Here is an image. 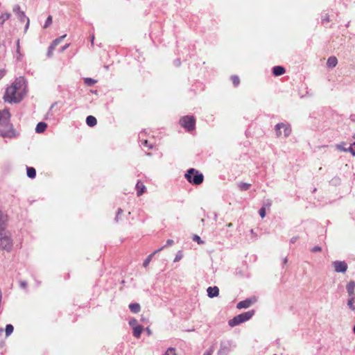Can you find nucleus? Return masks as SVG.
I'll use <instances>...</instances> for the list:
<instances>
[{
    "label": "nucleus",
    "mask_w": 355,
    "mask_h": 355,
    "mask_svg": "<svg viewBox=\"0 0 355 355\" xmlns=\"http://www.w3.org/2000/svg\"><path fill=\"white\" fill-rule=\"evenodd\" d=\"M24 81L21 78H17L9 86L5 92L3 99L10 103H17L20 102L26 94Z\"/></svg>",
    "instance_id": "1"
},
{
    "label": "nucleus",
    "mask_w": 355,
    "mask_h": 355,
    "mask_svg": "<svg viewBox=\"0 0 355 355\" xmlns=\"http://www.w3.org/2000/svg\"><path fill=\"white\" fill-rule=\"evenodd\" d=\"M15 130L10 123V113L8 109L0 110V137L12 138Z\"/></svg>",
    "instance_id": "2"
},
{
    "label": "nucleus",
    "mask_w": 355,
    "mask_h": 355,
    "mask_svg": "<svg viewBox=\"0 0 355 355\" xmlns=\"http://www.w3.org/2000/svg\"><path fill=\"white\" fill-rule=\"evenodd\" d=\"M184 177L189 183L194 185H199L202 184L204 180L203 175L195 168L189 169Z\"/></svg>",
    "instance_id": "3"
},
{
    "label": "nucleus",
    "mask_w": 355,
    "mask_h": 355,
    "mask_svg": "<svg viewBox=\"0 0 355 355\" xmlns=\"http://www.w3.org/2000/svg\"><path fill=\"white\" fill-rule=\"evenodd\" d=\"M254 314V311L251 310L243 313H241L235 317H234L232 319L230 320L228 322V324L230 327H235L236 325H239L243 322H245L248 320H249Z\"/></svg>",
    "instance_id": "4"
},
{
    "label": "nucleus",
    "mask_w": 355,
    "mask_h": 355,
    "mask_svg": "<svg viewBox=\"0 0 355 355\" xmlns=\"http://www.w3.org/2000/svg\"><path fill=\"white\" fill-rule=\"evenodd\" d=\"M12 248V241L10 239V233L4 230H0V249L10 251Z\"/></svg>",
    "instance_id": "5"
},
{
    "label": "nucleus",
    "mask_w": 355,
    "mask_h": 355,
    "mask_svg": "<svg viewBox=\"0 0 355 355\" xmlns=\"http://www.w3.org/2000/svg\"><path fill=\"white\" fill-rule=\"evenodd\" d=\"M180 124L187 131H191L195 128L196 119L193 116H184L180 119Z\"/></svg>",
    "instance_id": "6"
},
{
    "label": "nucleus",
    "mask_w": 355,
    "mask_h": 355,
    "mask_svg": "<svg viewBox=\"0 0 355 355\" xmlns=\"http://www.w3.org/2000/svg\"><path fill=\"white\" fill-rule=\"evenodd\" d=\"M282 129L284 130V137H288L291 133V128L290 125H286L285 123H278L275 126L276 135L277 137H281L282 135Z\"/></svg>",
    "instance_id": "7"
},
{
    "label": "nucleus",
    "mask_w": 355,
    "mask_h": 355,
    "mask_svg": "<svg viewBox=\"0 0 355 355\" xmlns=\"http://www.w3.org/2000/svg\"><path fill=\"white\" fill-rule=\"evenodd\" d=\"M67 35H62L59 37L58 38H56L54 40L50 46L49 47V50L47 52V55L49 57L52 56L53 50L55 49V46L58 45L60 43H61L64 37H66Z\"/></svg>",
    "instance_id": "8"
},
{
    "label": "nucleus",
    "mask_w": 355,
    "mask_h": 355,
    "mask_svg": "<svg viewBox=\"0 0 355 355\" xmlns=\"http://www.w3.org/2000/svg\"><path fill=\"white\" fill-rule=\"evenodd\" d=\"M333 266L336 272H345L347 269V264L345 261H334Z\"/></svg>",
    "instance_id": "9"
},
{
    "label": "nucleus",
    "mask_w": 355,
    "mask_h": 355,
    "mask_svg": "<svg viewBox=\"0 0 355 355\" xmlns=\"http://www.w3.org/2000/svg\"><path fill=\"white\" fill-rule=\"evenodd\" d=\"M13 11L18 16V17L19 18V19L21 21H24V19H26L27 20V24H26V26H28V24H29V19L27 18L24 14V12L23 11L21 10L20 9V7L18 5H16L14 8H13Z\"/></svg>",
    "instance_id": "10"
},
{
    "label": "nucleus",
    "mask_w": 355,
    "mask_h": 355,
    "mask_svg": "<svg viewBox=\"0 0 355 355\" xmlns=\"http://www.w3.org/2000/svg\"><path fill=\"white\" fill-rule=\"evenodd\" d=\"M256 301V299L255 298H253V299H247L245 300H243V301H241L239 302L237 305H236V308L237 309H247L248 307L250 306V305Z\"/></svg>",
    "instance_id": "11"
},
{
    "label": "nucleus",
    "mask_w": 355,
    "mask_h": 355,
    "mask_svg": "<svg viewBox=\"0 0 355 355\" xmlns=\"http://www.w3.org/2000/svg\"><path fill=\"white\" fill-rule=\"evenodd\" d=\"M230 352V345L229 343H221L218 351V355H227Z\"/></svg>",
    "instance_id": "12"
},
{
    "label": "nucleus",
    "mask_w": 355,
    "mask_h": 355,
    "mask_svg": "<svg viewBox=\"0 0 355 355\" xmlns=\"http://www.w3.org/2000/svg\"><path fill=\"white\" fill-rule=\"evenodd\" d=\"M349 297H355V282L350 281L346 286Z\"/></svg>",
    "instance_id": "13"
},
{
    "label": "nucleus",
    "mask_w": 355,
    "mask_h": 355,
    "mask_svg": "<svg viewBox=\"0 0 355 355\" xmlns=\"http://www.w3.org/2000/svg\"><path fill=\"white\" fill-rule=\"evenodd\" d=\"M136 191L137 196H141L146 192V188L144 183L141 181H138L136 184Z\"/></svg>",
    "instance_id": "14"
},
{
    "label": "nucleus",
    "mask_w": 355,
    "mask_h": 355,
    "mask_svg": "<svg viewBox=\"0 0 355 355\" xmlns=\"http://www.w3.org/2000/svg\"><path fill=\"white\" fill-rule=\"evenodd\" d=\"M208 296L211 298L219 295V288L217 286L209 287L207 290Z\"/></svg>",
    "instance_id": "15"
},
{
    "label": "nucleus",
    "mask_w": 355,
    "mask_h": 355,
    "mask_svg": "<svg viewBox=\"0 0 355 355\" xmlns=\"http://www.w3.org/2000/svg\"><path fill=\"white\" fill-rule=\"evenodd\" d=\"M8 222V216L0 210V230H4Z\"/></svg>",
    "instance_id": "16"
},
{
    "label": "nucleus",
    "mask_w": 355,
    "mask_h": 355,
    "mask_svg": "<svg viewBox=\"0 0 355 355\" xmlns=\"http://www.w3.org/2000/svg\"><path fill=\"white\" fill-rule=\"evenodd\" d=\"M285 72V69L282 66H275L272 68V73L275 76L283 75Z\"/></svg>",
    "instance_id": "17"
},
{
    "label": "nucleus",
    "mask_w": 355,
    "mask_h": 355,
    "mask_svg": "<svg viewBox=\"0 0 355 355\" xmlns=\"http://www.w3.org/2000/svg\"><path fill=\"white\" fill-rule=\"evenodd\" d=\"M164 247H162L161 248L155 250L154 252H153L152 254H150L146 259V260L144 261V263H143V266L146 268L148 264L150 263L153 257L158 252H160L161 250H162L164 249Z\"/></svg>",
    "instance_id": "18"
},
{
    "label": "nucleus",
    "mask_w": 355,
    "mask_h": 355,
    "mask_svg": "<svg viewBox=\"0 0 355 355\" xmlns=\"http://www.w3.org/2000/svg\"><path fill=\"white\" fill-rule=\"evenodd\" d=\"M47 128V124L44 122H40L37 123L35 131L37 133H42L44 132Z\"/></svg>",
    "instance_id": "19"
},
{
    "label": "nucleus",
    "mask_w": 355,
    "mask_h": 355,
    "mask_svg": "<svg viewBox=\"0 0 355 355\" xmlns=\"http://www.w3.org/2000/svg\"><path fill=\"white\" fill-rule=\"evenodd\" d=\"M144 328L141 325H137L133 328V336L139 338L142 333Z\"/></svg>",
    "instance_id": "20"
},
{
    "label": "nucleus",
    "mask_w": 355,
    "mask_h": 355,
    "mask_svg": "<svg viewBox=\"0 0 355 355\" xmlns=\"http://www.w3.org/2000/svg\"><path fill=\"white\" fill-rule=\"evenodd\" d=\"M129 308L131 312L137 313L141 311V306L138 303H132L129 304Z\"/></svg>",
    "instance_id": "21"
},
{
    "label": "nucleus",
    "mask_w": 355,
    "mask_h": 355,
    "mask_svg": "<svg viewBox=\"0 0 355 355\" xmlns=\"http://www.w3.org/2000/svg\"><path fill=\"white\" fill-rule=\"evenodd\" d=\"M338 63V60L335 56H331L328 58L327 64L329 67H334Z\"/></svg>",
    "instance_id": "22"
},
{
    "label": "nucleus",
    "mask_w": 355,
    "mask_h": 355,
    "mask_svg": "<svg viewBox=\"0 0 355 355\" xmlns=\"http://www.w3.org/2000/svg\"><path fill=\"white\" fill-rule=\"evenodd\" d=\"M86 123L89 127H94L96 125L97 120L93 116H88L86 119Z\"/></svg>",
    "instance_id": "23"
},
{
    "label": "nucleus",
    "mask_w": 355,
    "mask_h": 355,
    "mask_svg": "<svg viewBox=\"0 0 355 355\" xmlns=\"http://www.w3.org/2000/svg\"><path fill=\"white\" fill-rule=\"evenodd\" d=\"M10 16H11L10 13H8V12L2 13L1 15L0 16V24L3 25L6 21H7L8 19H10Z\"/></svg>",
    "instance_id": "24"
},
{
    "label": "nucleus",
    "mask_w": 355,
    "mask_h": 355,
    "mask_svg": "<svg viewBox=\"0 0 355 355\" xmlns=\"http://www.w3.org/2000/svg\"><path fill=\"white\" fill-rule=\"evenodd\" d=\"M355 302V297H349L348 301H347V305L349 308L354 311H355V306L354 305Z\"/></svg>",
    "instance_id": "25"
},
{
    "label": "nucleus",
    "mask_w": 355,
    "mask_h": 355,
    "mask_svg": "<svg viewBox=\"0 0 355 355\" xmlns=\"http://www.w3.org/2000/svg\"><path fill=\"white\" fill-rule=\"evenodd\" d=\"M27 175L30 178H34L36 175V171L33 167H28L27 168Z\"/></svg>",
    "instance_id": "26"
},
{
    "label": "nucleus",
    "mask_w": 355,
    "mask_h": 355,
    "mask_svg": "<svg viewBox=\"0 0 355 355\" xmlns=\"http://www.w3.org/2000/svg\"><path fill=\"white\" fill-rule=\"evenodd\" d=\"M19 40H17V60H21L23 55L22 53H21V51H20V45H19Z\"/></svg>",
    "instance_id": "27"
},
{
    "label": "nucleus",
    "mask_w": 355,
    "mask_h": 355,
    "mask_svg": "<svg viewBox=\"0 0 355 355\" xmlns=\"http://www.w3.org/2000/svg\"><path fill=\"white\" fill-rule=\"evenodd\" d=\"M14 330V327L12 324H7L6 327V336H9Z\"/></svg>",
    "instance_id": "28"
},
{
    "label": "nucleus",
    "mask_w": 355,
    "mask_h": 355,
    "mask_svg": "<svg viewBox=\"0 0 355 355\" xmlns=\"http://www.w3.org/2000/svg\"><path fill=\"white\" fill-rule=\"evenodd\" d=\"M85 83L88 86H92L96 83V80L91 78H86L84 80Z\"/></svg>",
    "instance_id": "29"
},
{
    "label": "nucleus",
    "mask_w": 355,
    "mask_h": 355,
    "mask_svg": "<svg viewBox=\"0 0 355 355\" xmlns=\"http://www.w3.org/2000/svg\"><path fill=\"white\" fill-rule=\"evenodd\" d=\"M231 80L234 86H238L240 83L239 78L237 76H232Z\"/></svg>",
    "instance_id": "30"
},
{
    "label": "nucleus",
    "mask_w": 355,
    "mask_h": 355,
    "mask_svg": "<svg viewBox=\"0 0 355 355\" xmlns=\"http://www.w3.org/2000/svg\"><path fill=\"white\" fill-rule=\"evenodd\" d=\"M52 24V17L51 15H49L46 20V22L44 25V28H48L49 26H51V24Z\"/></svg>",
    "instance_id": "31"
},
{
    "label": "nucleus",
    "mask_w": 355,
    "mask_h": 355,
    "mask_svg": "<svg viewBox=\"0 0 355 355\" xmlns=\"http://www.w3.org/2000/svg\"><path fill=\"white\" fill-rule=\"evenodd\" d=\"M164 355H176L175 349L173 347H169L165 352Z\"/></svg>",
    "instance_id": "32"
},
{
    "label": "nucleus",
    "mask_w": 355,
    "mask_h": 355,
    "mask_svg": "<svg viewBox=\"0 0 355 355\" xmlns=\"http://www.w3.org/2000/svg\"><path fill=\"white\" fill-rule=\"evenodd\" d=\"M250 184L243 182L239 184V188L241 190H248L250 188Z\"/></svg>",
    "instance_id": "33"
},
{
    "label": "nucleus",
    "mask_w": 355,
    "mask_h": 355,
    "mask_svg": "<svg viewBox=\"0 0 355 355\" xmlns=\"http://www.w3.org/2000/svg\"><path fill=\"white\" fill-rule=\"evenodd\" d=\"M142 146L144 147H147L148 148H152L153 146L148 144V141L147 139H143L141 141Z\"/></svg>",
    "instance_id": "34"
},
{
    "label": "nucleus",
    "mask_w": 355,
    "mask_h": 355,
    "mask_svg": "<svg viewBox=\"0 0 355 355\" xmlns=\"http://www.w3.org/2000/svg\"><path fill=\"white\" fill-rule=\"evenodd\" d=\"M193 240L197 242L198 244H202L204 243L203 241L201 240L200 237L198 235H194Z\"/></svg>",
    "instance_id": "35"
},
{
    "label": "nucleus",
    "mask_w": 355,
    "mask_h": 355,
    "mask_svg": "<svg viewBox=\"0 0 355 355\" xmlns=\"http://www.w3.org/2000/svg\"><path fill=\"white\" fill-rule=\"evenodd\" d=\"M349 151L353 155H355V142L352 145L351 147L349 148Z\"/></svg>",
    "instance_id": "36"
},
{
    "label": "nucleus",
    "mask_w": 355,
    "mask_h": 355,
    "mask_svg": "<svg viewBox=\"0 0 355 355\" xmlns=\"http://www.w3.org/2000/svg\"><path fill=\"white\" fill-rule=\"evenodd\" d=\"M259 214H260V216H261V217L262 218L265 217V216H266V209L264 207H262V208L260 209Z\"/></svg>",
    "instance_id": "37"
},
{
    "label": "nucleus",
    "mask_w": 355,
    "mask_h": 355,
    "mask_svg": "<svg viewBox=\"0 0 355 355\" xmlns=\"http://www.w3.org/2000/svg\"><path fill=\"white\" fill-rule=\"evenodd\" d=\"M19 285H20L21 288H26V287L27 286V283L25 281H21V282H20Z\"/></svg>",
    "instance_id": "38"
},
{
    "label": "nucleus",
    "mask_w": 355,
    "mask_h": 355,
    "mask_svg": "<svg viewBox=\"0 0 355 355\" xmlns=\"http://www.w3.org/2000/svg\"><path fill=\"white\" fill-rule=\"evenodd\" d=\"M322 250L321 248L319 247V246H316V247H314L313 248H312L311 251L313 252H320Z\"/></svg>",
    "instance_id": "39"
},
{
    "label": "nucleus",
    "mask_w": 355,
    "mask_h": 355,
    "mask_svg": "<svg viewBox=\"0 0 355 355\" xmlns=\"http://www.w3.org/2000/svg\"><path fill=\"white\" fill-rule=\"evenodd\" d=\"M69 46V44H65L62 47L60 52H63L65 49H67Z\"/></svg>",
    "instance_id": "40"
},
{
    "label": "nucleus",
    "mask_w": 355,
    "mask_h": 355,
    "mask_svg": "<svg viewBox=\"0 0 355 355\" xmlns=\"http://www.w3.org/2000/svg\"><path fill=\"white\" fill-rule=\"evenodd\" d=\"M69 46V44H65L62 47L60 52H63L65 49H67Z\"/></svg>",
    "instance_id": "41"
},
{
    "label": "nucleus",
    "mask_w": 355,
    "mask_h": 355,
    "mask_svg": "<svg viewBox=\"0 0 355 355\" xmlns=\"http://www.w3.org/2000/svg\"><path fill=\"white\" fill-rule=\"evenodd\" d=\"M69 46V44H65L62 47L60 52H63L65 49H67Z\"/></svg>",
    "instance_id": "42"
},
{
    "label": "nucleus",
    "mask_w": 355,
    "mask_h": 355,
    "mask_svg": "<svg viewBox=\"0 0 355 355\" xmlns=\"http://www.w3.org/2000/svg\"><path fill=\"white\" fill-rule=\"evenodd\" d=\"M5 73V70H0V80L4 76Z\"/></svg>",
    "instance_id": "43"
},
{
    "label": "nucleus",
    "mask_w": 355,
    "mask_h": 355,
    "mask_svg": "<svg viewBox=\"0 0 355 355\" xmlns=\"http://www.w3.org/2000/svg\"><path fill=\"white\" fill-rule=\"evenodd\" d=\"M173 243V241L171 239H168L166 241V245L169 246Z\"/></svg>",
    "instance_id": "44"
},
{
    "label": "nucleus",
    "mask_w": 355,
    "mask_h": 355,
    "mask_svg": "<svg viewBox=\"0 0 355 355\" xmlns=\"http://www.w3.org/2000/svg\"><path fill=\"white\" fill-rule=\"evenodd\" d=\"M94 35H93L91 36V43H92V46L94 45Z\"/></svg>",
    "instance_id": "45"
},
{
    "label": "nucleus",
    "mask_w": 355,
    "mask_h": 355,
    "mask_svg": "<svg viewBox=\"0 0 355 355\" xmlns=\"http://www.w3.org/2000/svg\"><path fill=\"white\" fill-rule=\"evenodd\" d=\"M181 259V257H179V256H176L174 261H178L180 259Z\"/></svg>",
    "instance_id": "46"
},
{
    "label": "nucleus",
    "mask_w": 355,
    "mask_h": 355,
    "mask_svg": "<svg viewBox=\"0 0 355 355\" xmlns=\"http://www.w3.org/2000/svg\"><path fill=\"white\" fill-rule=\"evenodd\" d=\"M203 355H211V352H205Z\"/></svg>",
    "instance_id": "47"
},
{
    "label": "nucleus",
    "mask_w": 355,
    "mask_h": 355,
    "mask_svg": "<svg viewBox=\"0 0 355 355\" xmlns=\"http://www.w3.org/2000/svg\"><path fill=\"white\" fill-rule=\"evenodd\" d=\"M337 148H338V149H340V150H343V151H347V149H345V148H341V147H340V146H337Z\"/></svg>",
    "instance_id": "48"
},
{
    "label": "nucleus",
    "mask_w": 355,
    "mask_h": 355,
    "mask_svg": "<svg viewBox=\"0 0 355 355\" xmlns=\"http://www.w3.org/2000/svg\"><path fill=\"white\" fill-rule=\"evenodd\" d=\"M137 320H133L132 321L130 322V324H133L135 323H136Z\"/></svg>",
    "instance_id": "49"
},
{
    "label": "nucleus",
    "mask_w": 355,
    "mask_h": 355,
    "mask_svg": "<svg viewBox=\"0 0 355 355\" xmlns=\"http://www.w3.org/2000/svg\"><path fill=\"white\" fill-rule=\"evenodd\" d=\"M297 237H294L291 239V242L294 243L297 240Z\"/></svg>",
    "instance_id": "50"
},
{
    "label": "nucleus",
    "mask_w": 355,
    "mask_h": 355,
    "mask_svg": "<svg viewBox=\"0 0 355 355\" xmlns=\"http://www.w3.org/2000/svg\"><path fill=\"white\" fill-rule=\"evenodd\" d=\"M232 226V223H230L229 224L227 225V227H231Z\"/></svg>",
    "instance_id": "51"
},
{
    "label": "nucleus",
    "mask_w": 355,
    "mask_h": 355,
    "mask_svg": "<svg viewBox=\"0 0 355 355\" xmlns=\"http://www.w3.org/2000/svg\"><path fill=\"white\" fill-rule=\"evenodd\" d=\"M121 212H122V209H119L118 210V214H117V215H119Z\"/></svg>",
    "instance_id": "52"
},
{
    "label": "nucleus",
    "mask_w": 355,
    "mask_h": 355,
    "mask_svg": "<svg viewBox=\"0 0 355 355\" xmlns=\"http://www.w3.org/2000/svg\"><path fill=\"white\" fill-rule=\"evenodd\" d=\"M353 330H354V334H355V324H354V327Z\"/></svg>",
    "instance_id": "53"
},
{
    "label": "nucleus",
    "mask_w": 355,
    "mask_h": 355,
    "mask_svg": "<svg viewBox=\"0 0 355 355\" xmlns=\"http://www.w3.org/2000/svg\"><path fill=\"white\" fill-rule=\"evenodd\" d=\"M148 333L150 334V331L148 329Z\"/></svg>",
    "instance_id": "54"
}]
</instances>
